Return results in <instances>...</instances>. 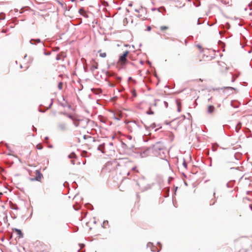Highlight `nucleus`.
Returning <instances> with one entry per match:
<instances>
[{
  "instance_id": "19",
  "label": "nucleus",
  "mask_w": 252,
  "mask_h": 252,
  "mask_svg": "<svg viewBox=\"0 0 252 252\" xmlns=\"http://www.w3.org/2000/svg\"><path fill=\"white\" fill-rule=\"evenodd\" d=\"M69 158H76V155L74 153H72L68 156Z\"/></svg>"
},
{
  "instance_id": "23",
  "label": "nucleus",
  "mask_w": 252,
  "mask_h": 252,
  "mask_svg": "<svg viewBox=\"0 0 252 252\" xmlns=\"http://www.w3.org/2000/svg\"><path fill=\"white\" fill-rule=\"evenodd\" d=\"M61 55H58L56 57V60H62V58H61Z\"/></svg>"
},
{
  "instance_id": "18",
  "label": "nucleus",
  "mask_w": 252,
  "mask_h": 252,
  "mask_svg": "<svg viewBox=\"0 0 252 252\" xmlns=\"http://www.w3.org/2000/svg\"><path fill=\"white\" fill-rule=\"evenodd\" d=\"M58 88L60 90H62V89L63 88V83L62 82H60L58 84Z\"/></svg>"
},
{
  "instance_id": "3",
  "label": "nucleus",
  "mask_w": 252,
  "mask_h": 252,
  "mask_svg": "<svg viewBox=\"0 0 252 252\" xmlns=\"http://www.w3.org/2000/svg\"><path fill=\"white\" fill-rule=\"evenodd\" d=\"M68 117L73 121V124L76 127H82L84 126L82 125V120L76 119L74 116L68 115Z\"/></svg>"
},
{
  "instance_id": "17",
  "label": "nucleus",
  "mask_w": 252,
  "mask_h": 252,
  "mask_svg": "<svg viewBox=\"0 0 252 252\" xmlns=\"http://www.w3.org/2000/svg\"><path fill=\"white\" fill-rule=\"evenodd\" d=\"M177 104L178 105V111L180 112L181 111V103L179 102V100H177Z\"/></svg>"
},
{
  "instance_id": "16",
  "label": "nucleus",
  "mask_w": 252,
  "mask_h": 252,
  "mask_svg": "<svg viewBox=\"0 0 252 252\" xmlns=\"http://www.w3.org/2000/svg\"><path fill=\"white\" fill-rule=\"evenodd\" d=\"M241 123H238L235 127V129L237 132H238L241 127Z\"/></svg>"
},
{
  "instance_id": "5",
  "label": "nucleus",
  "mask_w": 252,
  "mask_h": 252,
  "mask_svg": "<svg viewBox=\"0 0 252 252\" xmlns=\"http://www.w3.org/2000/svg\"><path fill=\"white\" fill-rule=\"evenodd\" d=\"M161 149V146L159 144L157 143V144L153 145V146L152 148H150L148 150V151H151V152L157 151L158 150H160Z\"/></svg>"
},
{
  "instance_id": "6",
  "label": "nucleus",
  "mask_w": 252,
  "mask_h": 252,
  "mask_svg": "<svg viewBox=\"0 0 252 252\" xmlns=\"http://www.w3.org/2000/svg\"><path fill=\"white\" fill-rule=\"evenodd\" d=\"M13 232H15L16 235H17V237L19 239L22 238L23 237V234L21 230L17 228L13 229Z\"/></svg>"
},
{
  "instance_id": "22",
  "label": "nucleus",
  "mask_w": 252,
  "mask_h": 252,
  "mask_svg": "<svg viewBox=\"0 0 252 252\" xmlns=\"http://www.w3.org/2000/svg\"><path fill=\"white\" fill-rule=\"evenodd\" d=\"M147 113L148 114H154V112L151 110V108H150L149 110L147 112Z\"/></svg>"
},
{
  "instance_id": "27",
  "label": "nucleus",
  "mask_w": 252,
  "mask_h": 252,
  "mask_svg": "<svg viewBox=\"0 0 252 252\" xmlns=\"http://www.w3.org/2000/svg\"><path fill=\"white\" fill-rule=\"evenodd\" d=\"M137 196H138V198H139V194H137Z\"/></svg>"
},
{
  "instance_id": "24",
  "label": "nucleus",
  "mask_w": 252,
  "mask_h": 252,
  "mask_svg": "<svg viewBox=\"0 0 252 252\" xmlns=\"http://www.w3.org/2000/svg\"><path fill=\"white\" fill-rule=\"evenodd\" d=\"M147 30L148 31H150L151 30V27L150 26L147 27Z\"/></svg>"
},
{
  "instance_id": "8",
  "label": "nucleus",
  "mask_w": 252,
  "mask_h": 252,
  "mask_svg": "<svg viewBox=\"0 0 252 252\" xmlns=\"http://www.w3.org/2000/svg\"><path fill=\"white\" fill-rule=\"evenodd\" d=\"M169 29V27L168 26H161L159 27L160 31L164 33L166 32V31Z\"/></svg>"
},
{
  "instance_id": "20",
  "label": "nucleus",
  "mask_w": 252,
  "mask_h": 252,
  "mask_svg": "<svg viewBox=\"0 0 252 252\" xmlns=\"http://www.w3.org/2000/svg\"><path fill=\"white\" fill-rule=\"evenodd\" d=\"M36 148L38 150H41L42 149V146L41 144H38L36 145Z\"/></svg>"
},
{
  "instance_id": "15",
  "label": "nucleus",
  "mask_w": 252,
  "mask_h": 252,
  "mask_svg": "<svg viewBox=\"0 0 252 252\" xmlns=\"http://www.w3.org/2000/svg\"><path fill=\"white\" fill-rule=\"evenodd\" d=\"M109 226L108 225V221L104 220L102 223V227L104 228H107Z\"/></svg>"
},
{
  "instance_id": "7",
  "label": "nucleus",
  "mask_w": 252,
  "mask_h": 252,
  "mask_svg": "<svg viewBox=\"0 0 252 252\" xmlns=\"http://www.w3.org/2000/svg\"><path fill=\"white\" fill-rule=\"evenodd\" d=\"M91 70H94L98 68V63L94 59L91 62Z\"/></svg>"
},
{
  "instance_id": "11",
  "label": "nucleus",
  "mask_w": 252,
  "mask_h": 252,
  "mask_svg": "<svg viewBox=\"0 0 252 252\" xmlns=\"http://www.w3.org/2000/svg\"><path fill=\"white\" fill-rule=\"evenodd\" d=\"M98 52L99 54V56L101 58H105L107 56L106 53L102 52L101 50H99Z\"/></svg>"
},
{
  "instance_id": "25",
  "label": "nucleus",
  "mask_w": 252,
  "mask_h": 252,
  "mask_svg": "<svg viewBox=\"0 0 252 252\" xmlns=\"http://www.w3.org/2000/svg\"><path fill=\"white\" fill-rule=\"evenodd\" d=\"M164 103L165 107H167L168 106L167 102H166V101H164Z\"/></svg>"
},
{
  "instance_id": "10",
  "label": "nucleus",
  "mask_w": 252,
  "mask_h": 252,
  "mask_svg": "<svg viewBox=\"0 0 252 252\" xmlns=\"http://www.w3.org/2000/svg\"><path fill=\"white\" fill-rule=\"evenodd\" d=\"M216 202V199H215V192H213V194L212 195V198H211V200L210 201V202L209 203L210 205H213L214 204V203H215Z\"/></svg>"
},
{
  "instance_id": "28",
  "label": "nucleus",
  "mask_w": 252,
  "mask_h": 252,
  "mask_svg": "<svg viewBox=\"0 0 252 252\" xmlns=\"http://www.w3.org/2000/svg\"><path fill=\"white\" fill-rule=\"evenodd\" d=\"M135 168H132V170H135Z\"/></svg>"
},
{
  "instance_id": "9",
  "label": "nucleus",
  "mask_w": 252,
  "mask_h": 252,
  "mask_svg": "<svg viewBox=\"0 0 252 252\" xmlns=\"http://www.w3.org/2000/svg\"><path fill=\"white\" fill-rule=\"evenodd\" d=\"M215 107L213 105H209L208 107L207 111L209 113L212 114L215 111Z\"/></svg>"
},
{
  "instance_id": "14",
  "label": "nucleus",
  "mask_w": 252,
  "mask_h": 252,
  "mask_svg": "<svg viewBox=\"0 0 252 252\" xmlns=\"http://www.w3.org/2000/svg\"><path fill=\"white\" fill-rule=\"evenodd\" d=\"M127 126L129 128H132V127L136 128L137 126L135 123H130Z\"/></svg>"
},
{
  "instance_id": "26",
  "label": "nucleus",
  "mask_w": 252,
  "mask_h": 252,
  "mask_svg": "<svg viewBox=\"0 0 252 252\" xmlns=\"http://www.w3.org/2000/svg\"><path fill=\"white\" fill-rule=\"evenodd\" d=\"M199 81H200L201 82L202 81V80L201 79H199Z\"/></svg>"
},
{
  "instance_id": "4",
  "label": "nucleus",
  "mask_w": 252,
  "mask_h": 252,
  "mask_svg": "<svg viewBox=\"0 0 252 252\" xmlns=\"http://www.w3.org/2000/svg\"><path fill=\"white\" fill-rule=\"evenodd\" d=\"M35 177L34 178H31L30 180L32 181H40L41 179L43 177V175L40 172V171L39 170H37L35 171Z\"/></svg>"
},
{
  "instance_id": "12",
  "label": "nucleus",
  "mask_w": 252,
  "mask_h": 252,
  "mask_svg": "<svg viewBox=\"0 0 252 252\" xmlns=\"http://www.w3.org/2000/svg\"><path fill=\"white\" fill-rule=\"evenodd\" d=\"M79 13L81 15H83L85 17H88V15L87 14L86 12L83 9H81L79 10Z\"/></svg>"
},
{
  "instance_id": "13",
  "label": "nucleus",
  "mask_w": 252,
  "mask_h": 252,
  "mask_svg": "<svg viewBox=\"0 0 252 252\" xmlns=\"http://www.w3.org/2000/svg\"><path fill=\"white\" fill-rule=\"evenodd\" d=\"M92 91L96 94H99L101 93V90L100 89H92Z\"/></svg>"
},
{
  "instance_id": "2",
  "label": "nucleus",
  "mask_w": 252,
  "mask_h": 252,
  "mask_svg": "<svg viewBox=\"0 0 252 252\" xmlns=\"http://www.w3.org/2000/svg\"><path fill=\"white\" fill-rule=\"evenodd\" d=\"M128 54H129V51H126L124 52L122 55L120 56V58H119V59L118 61V63L120 64L123 65L126 63L127 61L126 58H127Z\"/></svg>"
},
{
  "instance_id": "21",
  "label": "nucleus",
  "mask_w": 252,
  "mask_h": 252,
  "mask_svg": "<svg viewBox=\"0 0 252 252\" xmlns=\"http://www.w3.org/2000/svg\"><path fill=\"white\" fill-rule=\"evenodd\" d=\"M131 93H132V94L133 96H134V97H136V91H135V90H133L131 91Z\"/></svg>"
},
{
  "instance_id": "1",
  "label": "nucleus",
  "mask_w": 252,
  "mask_h": 252,
  "mask_svg": "<svg viewBox=\"0 0 252 252\" xmlns=\"http://www.w3.org/2000/svg\"><path fill=\"white\" fill-rule=\"evenodd\" d=\"M45 245L39 241H36L33 244V249L36 252H43L45 250Z\"/></svg>"
}]
</instances>
